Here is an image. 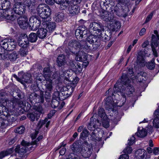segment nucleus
Here are the masks:
<instances>
[{"mask_svg":"<svg viewBox=\"0 0 159 159\" xmlns=\"http://www.w3.org/2000/svg\"><path fill=\"white\" fill-rule=\"evenodd\" d=\"M132 69L129 68L127 74L123 73L121 77V84L124 85L121 86L120 82H117L114 85L113 90L114 92L112 95L116 96L120 94L122 97L125 99V94L129 95L134 91L133 86L129 84L130 80L129 78L131 79H134L133 75Z\"/></svg>","mask_w":159,"mask_h":159,"instance_id":"f257e3e1","label":"nucleus"},{"mask_svg":"<svg viewBox=\"0 0 159 159\" xmlns=\"http://www.w3.org/2000/svg\"><path fill=\"white\" fill-rule=\"evenodd\" d=\"M2 104V105H0V116L2 115L5 116L9 120H14V115L9 113L8 110L6 108V107H10V109H13L18 105L19 107L24 109L26 107L27 110H29L31 107V105L28 102L25 101H23L14 98H13L11 101H10V103L6 104L5 103L6 105H4V103Z\"/></svg>","mask_w":159,"mask_h":159,"instance_id":"f03ea898","label":"nucleus"},{"mask_svg":"<svg viewBox=\"0 0 159 159\" xmlns=\"http://www.w3.org/2000/svg\"><path fill=\"white\" fill-rule=\"evenodd\" d=\"M98 39V36L91 34L87 38V41H81L80 42L73 40L69 43V45L75 48L78 50L80 48H83L87 50H91L92 49L93 43L96 44V42Z\"/></svg>","mask_w":159,"mask_h":159,"instance_id":"7ed1b4c3","label":"nucleus"},{"mask_svg":"<svg viewBox=\"0 0 159 159\" xmlns=\"http://www.w3.org/2000/svg\"><path fill=\"white\" fill-rule=\"evenodd\" d=\"M2 7L3 10L0 11V17H4L7 19L13 21L16 19V15L9 14H11L12 9L11 3L9 0H2Z\"/></svg>","mask_w":159,"mask_h":159,"instance_id":"20e7f679","label":"nucleus"},{"mask_svg":"<svg viewBox=\"0 0 159 159\" xmlns=\"http://www.w3.org/2000/svg\"><path fill=\"white\" fill-rule=\"evenodd\" d=\"M37 11L42 20L47 18L51 15V12L50 7L45 4L39 5L37 9Z\"/></svg>","mask_w":159,"mask_h":159,"instance_id":"39448f33","label":"nucleus"},{"mask_svg":"<svg viewBox=\"0 0 159 159\" xmlns=\"http://www.w3.org/2000/svg\"><path fill=\"white\" fill-rule=\"evenodd\" d=\"M129 11L128 8L125 5L119 6L116 5L114 7V9L111 10L112 13L115 12L116 14L120 16L126 17Z\"/></svg>","mask_w":159,"mask_h":159,"instance_id":"423d86ee","label":"nucleus"},{"mask_svg":"<svg viewBox=\"0 0 159 159\" xmlns=\"http://www.w3.org/2000/svg\"><path fill=\"white\" fill-rule=\"evenodd\" d=\"M69 46L70 49H71V52L74 54H76L75 58L76 61H84L87 60V57L86 54L84 52L81 51V49L86 50V49H84L83 48H80L79 50H78L76 48L75 49V48L70 46L69 44Z\"/></svg>","mask_w":159,"mask_h":159,"instance_id":"0eeeda50","label":"nucleus"},{"mask_svg":"<svg viewBox=\"0 0 159 159\" xmlns=\"http://www.w3.org/2000/svg\"><path fill=\"white\" fill-rule=\"evenodd\" d=\"M18 75L20 78L18 77L16 75H13V77L21 84H24L25 83H30L31 82L32 79L30 74H25L21 72L19 73Z\"/></svg>","mask_w":159,"mask_h":159,"instance_id":"6e6552de","label":"nucleus"},{"mask_svg":"<svg viewBox=\"0 0 159 159\" xmlns=\"http://www.w3.org/2000/svg\"><path fill=\"white\" fill-rule=\"evenodd\" d=\"M30 145L29 142L23 140L21 143V145H18L16 146L15 149V152L18 153L19 156L21 157L26 152L27 147Z\"/></svg>","mask_w":159,"mask_h":159,"instance_id":"1a4fd4ad","label":"nucleus"},{"mask_svg":"<svg viewBox=\"0 0 159 159\" xmlns=\"http://www.w3.org/2000/svg\"><path fill=\"white\" fill-rule=\"evenodd\" d=\"M154 33L156 35H152L151 47L153 55L155 57H157L158 55L155 48L159 46V36L158 35V32L157 31H154Z\"/></svg>","mask_w":159,"mask_h":159,"instance_id":"9d476101","label":"nucleus"},{"mask_svg":"<svg viewBox=\"0 0 159 159\" xmlns=\"http://www.w3.org/2000/svg\"><path fill=\"white\" fill-rule=\"evenodd\" d=\"M68 65L72 70L75 72L76 74H79L82 71V67L81 65L75 61L70 60Z\"/></svg>","mask_w":159,"mask_h":159,"instance_id":"9b49d317","label":"nucleus"},{"mask_svg":"<svg viewBox=\"0 0 159 159\" xmlns=\"http://www.w3.org/2000/svg\"><path fill=\"white\" fill-rule=\"evenodd\" d=\"M13 10L16 14L21 15L24 14L25 11V5L20 2H17L14 4L13 7Z\"/></svg>","mask_w":159,"mask_h":159,"instance_id":"f8f14e48","label":"nucleus"},{"mask_svg":"<svg viewBox=\"0 0 159 159\" xmlns=\"http://www.w3.org/2000/svg\"><path fill=\"white\" fill-rule=\"evenodd\" d=\"M114 13L111 11L109 12L107 11L102 10L99 15L101 19L106 21H111L114 18Z\"/></svg>","mask_w":159,"mask_h":159,"instance_id":"ddd939ff","label":"nucleus"},{"mask_svg":"<svg viewBox=\"0 0 159 159\" xmlns=\"http://www.w3.org/2000/svg\"><path fill=\"white\" fill-rule=\"evenodd\" d=\"M42 24L44 28L48 30L49 32L54 30L56 27V24L52 22H49L48 20V18L44 19L41 20Z\"/></svg>","mask_w":159,"mask_h":159,"instance_id":"4468645a","label":"nucleus"},{"mask_svg":"<svg viewBox=\"0 0 159 159\" xmlns=\"http://www.w3.org/2000/svg\"><path fill=\"white\" fill-rule=\"evenodd\" d=\"M89 30L93 33H96L98 35L100 32L102 30L103 27L99 23L93 22L90 24L89 26Z\"/></svg>","mask_w":159,"mask_h":159,"instance_id":"2eb2a0df","label":"nucleus"},{"mask_svg":"<svg viewBox=\"0 0 159 159\" xmlns=\"http://www.w3.org/2000/svg\"><path fill=\"white\" fill-rule=\"evenodd\" d=\"M52 74V72L50 70V67H48L45 68L43 70V75L45 79V80H47L49 79H58L57 78L58 77V75L57 73H55L53 74V75L51 77V75Z\"/></svg>","mask_w":159,"mask_h":159,"instance_id":"dca6fc26","label":"nucleus"},{"mask_svg":"<svg viewBox=\"0 0 159 159\" xmlns=\"http://www.w3.org/2000/svg\"><path fill=\"white\" fill-rule=\"evenodd\" d=\"M18 42L19 45L22 47H27L29 43V41L27 35L21 34L18 38Z\"/></svg>","mask_w":159,"mask_h":159,"instance_id":"f3484780","label":"nucleus"},{"mask_svg":"<svg viewBox=\"0 0 159 159\" xmlns=\"http://www.w3.org/2000/svg\"><path fill=\"white\" fill-rule=\"evenodd\" d=\"M41 23L36 18L32 16L30 18L28 24L33 30H36L39 27Z\"/></svg>","mask_w":159,"mask_h":159,"instance_id":"a211bd4d","label":"nucleus"},{"mask_svg":"<svg viewBox=\"0 0 159 159\" xmlns=\"http://www.w3.org/2000/svg\"><path fill=\"white\" fill-rule=\"evenodd\" d=\"M18 23L21 28L23 29L27 28L29 25L27 17L25 16L21 17L18 20Z\"/></svg>","mask_w":159,"mask_h":159,"instance_id":"6ab92c4d","label":"nucleus"},{"mask_svg":"<svg viewBox=\"0 0 159 159\" xmlns=\"http://www.w3.org/2000/svg\"><path fill=\"white\" fill-rule=\"evenodd\" d=\"M87 30L84 27L80 26L75 32V35L77 39L82 38L84 35L87 33Z\"/></svg>","mask_w":159,"mask_h":159,"instance_id":"aec40b11","label":"nucleus"},{"mask_svg":"<svg viewBox=\"0 0 159 159\" xmlns=\"http://www.w3.org/2000/svg\"><path fill=\"white\" fill-rule=\"evenodd\" d=\"M74 87L68 85L64 86L63 88V90H64V97L62 98V100H64L69 97L72 93L74 91Z\"/></svg>","mask_w":159,"mask_h":159,"instance_id":"412c9836","label":"nucleus"},{"mask_svg":"<svg viewBox=\"0 0 159 159\" xmlns=\"http://www.w3.org/2000/svg\"><path fill=\"white\" fill-rule=\"evenodd\" d=\"M56 2L60 5L61 8L62 9H66L68 7L71 6L74 3L69 0H56Z\"/></svg>","mask_w":159,"mask_h":159,"instance_id":"4be33fe9","label":"nucleus"},{"mask_svg":"<svg viewBox=\"0 0 159 159\" xmlns=\"http://www.w3.org/2000/svg\"><path fill=\"white\" fill-rule=\"evenodd\" d=\"M58 92H56L53 95L51 106L52 108H56L58 107L60 103V97H58Z\"/></svg>","mask_w":159,"mask_h":159,"instance_id":"5701e85b","label":"nucleus"},{"mask_svg":"<svg viewBox=\"0 0 159 159\" xmlns=\"http://www.w3.org/2000/svg\"><path fill=\"white\" fill-rule=\"evenodd\" d=\"M106 107L108 109H111L112 110L114 106H116V104L113 100L111 96L105 99Z\"/></svg>","mask_w":159,"mask_h":159,"instance_id":"b1692460","label":"nucleus"},{"mask_svg":"<svg viewBox=\"0 0 159 159\" xmlns=\"http://www.w3.org/2000/svg\"><path fill=\"white\" fill-rule=\"evenodd\" d=\"M79 7L75 4H72L69 8V13L70 15L74 16L78 14L80 12Z\"/></svg>","mask_w":159,"mask_h":159,"instance_id":"393cba45","label":"nucleus"},{"mask_svg":"<svg viewBox=\"0 0 159 159\" xmlns=\"http://www.w3.org/2000/svg\"><path fill=\"white\" fill-rule=\"evenodd\" d=\"M110 22V28L112 31H114L116 29H119L121 27L120 22L114 18Z\"/></svg>","mask_w":159,"mask_h":159,"instance_id":"a878e982","label":"nucleus"},{"mask_svg":"<svg viewBox=\"0 0 159 159\" xmlns=\"http://www.w3.org/2000/svg\"><path fill=\"white\" fill-rule=\"evenodd\" d=\"M47 32L48 30L46 28H44V27L39 29L37 31V34L39 38L43 39L46 36Z\"/></svg>","mask_w":159,"mask_h":159,"instance_id":"bb28decb","label":"nucleus"},{"mask_svg":"<svg viewBox=\"0 0 159 159\" xmlns=\"http://www.w3.org/2000/svg\"><path fill=\"white\" fill-rule=\"evenodd\" d=\"M146 155V152L143 149H139L135 153V156L137 159H144Z\"/></svg>","mask_w":159,"mask_h":159,"instance_id":"cd10ccee","label":"nucleus"},{"mask_svg":"<svg viewBox=\"0 0 159 159\" xmlns=\"http://www.w3.org/2000/svg\"><path fill=\"white\" fill-rule=\"evenodd\" d=\"M45 82H44V85L45 87V90H47V91H52L53 88V85L52 84V80L51 79L45 80Z\"/></svg>","mask_w":159,"mask_h":159,"instance_id":"c85d7f7f","label":"nucleus"},{"mask_svg":"<svg viewBox=\"0 0 159 159\" xmlns=\"http://www.w3.org/2000/svg\"><path fill=\"white\" fill-rule=\"evenodd\" d=\"M81 153L82 155L84 158L89 157L90 156L92 153L91 149L86 148H82L81 151Z\"/></svg>","mask_w":159,"mask_h":159,"instance_id":"c756f323","label":"nucleus"},{"mask_svg":"<svg viewBox=\"0 0 159 159\" xmlns=\"http://www.w3.org/2000/svg\"><path fill=\"white\" fill-rule=\"evenodd\" d=\"M61 74L60 76V78H63L64 80L66 81H69L71 77L70 75H71L70 72L68 70H66L61 72Z\"/></svg>","mask_w":159,"mask_h":159,"instance_id":"7c9ffc66","label":"nucleus"},{"mask_svg":"<svg viewBox=\"0 0 159 159\" xmlns=\"http://www.w3.org/2000/svg\"><path fill=\"white\" fill-rule=\"evenodd\" d=\"M137 63L142 66H143L146 64V62L143 58V56L141 55V52L138 53L137 57Z\"/></svg>","mask_w":159,"mask_h":159,"instance_id":"2f4dec72","label":"nucleus"},{"mask_svg":"<svg viewBox=\"0 0 159 159\" xmlns=\"http://www.w3.org/2000/svg\"><path fill=\"white\" fill-rule=\"evenodd\" d=\"M36 2V0H24V4L30 9L35 5Z\"/></svg>","mask_w":159,"mask_h":159,"instance_id":"473e14b6","label":"nucleus"},{"mask_svg":"<svg viewBox=\"0 0 159 159\" xmlns=\"http://www.w3.org/2000/svg\"><path fill=\"white\" fill-rule=\"evenodd\" d=\"M146 130L142 128L139 129L138 132L136 133V135L138 137L143 138L146 136L147 134Z\"/></svg>","mask_w":159,"mask_h":159,"instance_id":"72a5a7b5","label":"nucleus"},{"mask_svg":"<svg viewBox=\"0 0 159 159\" xmlns=\"http://www.w3.org/2000/svg\"><path fill=\"white\" fill-rule=\"evenodd\" d=\"M6 95L5 93L0 91V102L1 103H4V105H6L5 103L6 104H7V103H10L7 99L5 98Z\"/></svg>","mask_w":159,"mask_h":159,"instance_id":"f704fd0d","label":"nucleus"},{"mask_svg":"<svg viewBox=\"0 0 159 159\" xmlns=\"http://www.w3.org/2000/svg\"><path fill=\"white\" fill-rule=\"evenodd\" d=\"M64 18V14L61 12H58L56 14L54 17V20L57 22H59L62 21Z\"/></svg>","mask_w":159,"mask_h":159,"instance_id":"c9c22d12","label":"nucleus"},{"mask_svg":"<svg viewBox=\"0 0 159 159\" xmlns=\"http://www.w3.org/2000/svg\"><path fill=\"white\" fill-rule=\"evenodd\" d=\"M108 33H109V35H110V32H108V31H104V29L103 28L102 30L100 32V34H98V37L103 38L105 40L107 39H108Z\"/></svg>","mask_w":159,"mask_h":159,"instance_id":"e433bc0d","label":"nucleus"},{"mask_svg":"<svg viewBox=\"0 0 159 159\" xmlns=\"http://www.w3.org/2000/svg\"><path fill=\"white\" fill-rule=\"evenodd\" d=\"M57 62L59 66H61L64 65L66 63L65 58L64 55H59L57 59Z\"/></svg>","mask_w":159,"mask_h":159,"instance_id":"4c0bfd02","label":"nucleus"},{"mask_svg":"<svg viewBox=\"0 0 159 159\" xmlns=\"http://www.w3.org/2000/svg\"><path fill=\"white\" fill-rule=\"evenodd\" d=\"M13 148H10L6 151L1 152L0 153V159H2L5 156L13 152Z\"/></svg>","mask_w":159,"mask_h":159,"instance_id":"58836bf2","label":"nucleus"},{"mask_svg":"<svg viewBox=\"0 0 159 159\" xmlns=\"http://www.w3.org/2000/svg\"><path fill=\"white\" fill-rule=\"evenodd\" d=\"M28 117L31 121H34L36 119L37 120L39 118V116L37 114V112H34L32 113L28 114L27 115Z\"/></svg>","mask_w":159,"mask_h":159,"instance_id":"ea45409f","label":"nucleus"},{"mask_svg":"<svg viewBox=\"0 0 159 159\" xmlns=\"http://www.w3.org/2000/svg\"><path fill=\"white\" fill-rule=\"evenodd\" d=\"M37 34L34 33H30L29 36L28 40L31 43L35 42L38 39Z\"/></svg>","mask_w":159,"mask_h":159,"instance_id":"a19ab883","label":"nucleus"},{"mask_svg":"<svg viewBox=\"0 0 159 159\" xmlns=\"http://www.w3.org/2000/svg\"><path fill=\"white\" fill-rule=\"evenodd\" d=\"M78 144V143L75 142L71 145V150L75 153H77L78 152H79L80 150V146Z\"/></svg>","mask_w":159,"mask_h":159,"instance_id":"79ce46f5","label":"nucleus"},{"mask_svg":"<svg viewBox=\"0 0 159 159\" xmlns=\"http://www.w3.org/2000/svg\"><path fill=\"white\" fill-rule=\"evenodd\" d=\"M18 58V55L16 52H13L9 54L8 58L9 60L11 61H15Z\"/></svg>","mask_w":159,"mask_h":159,"instance_id":"37998d69","label":"nucleus"},{"mask_svg":"<svg viewBox=\"0 0 159 159\" xmlns=\"http://www.w3.org/2000/svg\"><path fill=\"white\" fill-rule=\"evenodd\" d=\"M89 134V132L86 128H84L81 133L80 138L83 140H84L85 138L88 136Z\"/></svg>","mask_w":159,"mask_h":159,"instance_id":"c03bdc74","label":"nucleus"},{"mask_svg":"<svg viewBox=\"0 0 159 159\" xmlns=\"http://www.w3.org/2000/svg\"><path fill=\"white\" fill-rule=\"evenodd\" d=\"M90 120V122L88 126V129L90 130H94L97 128V126L94 124L93 121H92V120H93L92 117H91Z\"/></svg>","mask_w":159,"mask_h":159,"instance_id":"a18cd8bd","label":"nucleus"},{"mask_svg":"<svg viewBox=\"0 0 159 159\" xmlns=\"http://www.w3.org/2000/svg\"><path fill=\"white\" fill-rule=\"evenodd\" d=\"M146 73L143 72H141L137 74V75L135 77L134 76V79H137L138 81H141V80H144V79L142 78L144 76H146Z\"/></svg>","mask_w":159,"mask_h":159,"instance_id":"49530a36","label":"nucleus"},{"mask_svg":"<svg viewBox=\"0 0 159 159\" xmlns=\"http://www.w3.org/2000/svg\"><path fill=\"white\" fill-rule=\"evenodd\" d=\"M19 53L21 56H25L28 53V49L27 47H22L19 51Z\"/></svg>","mask_w":159,"mask_h":159,"instance_id":"de8ad7c7","label":"nucleus"},{"mask_svg":"<svg viewBox=\"0 0 159 159\" xmlns=\"http://www.w3.org/2000/svg\"><path fill=\"white\" fill-rule=\"evenodd\" d=\"M0 45L5 50H8V44L7 39H4L0 43Z\"/></svg>","mask_w":159,"mask_h":159,"instance_id":"09e8293b","label":"nucleus"},{"mask_svg":"<svg viewBox=\"0 0 159 159\" xmlns=\"http://www.w3.org/2000/svg\"><path fill=\"white\" fill-rule=\"evenodd\" d=\"M79 80V79L77 77H74L73 78L72 77H71L70 78V79L69 82H71V84H72V87H75L76 86V84L77 83Z\"/></svg>","mask_w":159,"mask_h":159,"instance_id":"8fccbe9b","label":"nucleus"},{"mask_svg":"<svg viewBox=\"0 0 159 159\" xmlns=\"http://www.w3.org/2000/svg\"><path fill=\"white\" fill-rule=\"evenodd\" d=\"M98 114L103 119H106V115L103 108H100L99 109Z\"/></svg>","mask_w":159,"mask_h":159,"instance_id":"3c124183","label":"nucleus"},{"mask_svg":"<svg viewBox=\"0 0 159 159\" xmlns=\"http://www.w3.org/2000/svg\"><path fill=\"white\" fill-rule=\"evenodd\" d=\"M112 0H101L100 2V6L101 7L108 6L110 2H112Z\"/></svg>","mask_w":159,"mask_h":159,"instance_id":"603ef678","label":"nucleus"},{"mask_svg":"<svg viewBox=\"0 0 159 159\" xmlns=\"http://www.w3.org/2000/svg\"><path fill=\"white\" fill-rule=\"evenodd\" d=\"M154 61V59L153 58L150 62H149L147 63V66L148 68L150 70H152L154 68L155 65Z\"/></svg>","mask_w":159,"mask_h":159,"instance_id":"864d4df0","label":"nucleus"},{"mask_svg":"<svg viewBox=\"0 0 159 159\" xmlns=\"http://www.w3.org/2000/svg\"><path fill=\"white\" fill-rule=\"evenodd\" d=\"M133 151L132 148L131 146H127V147L123 150V152L125 154H130Z\"/></svg>","mask_w":159,"mask_h":159,"instance_id":"5fc2aeb1","label":"nucleus"},{"mask_svg":"<svg viewBox=\"0 0 159 159\" xmlns=\"http://www.w3.org/2000/svg\"><path fill=\"white\" fill-rule=\"evenodd\" d=\"M153 126L155 128H159V118L155 117L153 121Z\"/></svg>","mask_w":159,"mask_h":159,"instance_id":"6e6d98bb","label":"nucleus"},{"mask_svg":"<svg viewBox=\"0 0 159 159\" xmlns=\"http://www.w3.org/2000/svg\"><path fill=\"white\" fill-rule=\"evenodd\" d=\"M25 130V128L23 126H21L16 129L15 131L16 133L21 134L24 133Z\"/></svg>","mask_w":159,"mask_h":159,"instance_id":"4d7b16f0","label":"nucleus"},{"mask_svg":"<svg viewBox=\"0 0 159 159\" xmlns=\"http://www.w3.org/2000/svg\"><path fill=\"white\" fill-rule=\"evenodd\" d=\"M153 15V13L152 12H151L148 16L147 17L145 21L144 24H146L148 22L152 19Z\"/></svg>","mask_w":159,"mask_h":159,"instance_id":"13d9d810","label":"nucleus"},{"mask_svg":"<svg viewBox=\"0 0 159 159\" xmlns=\"http://www.w3.org/2000/svg\"><path fill=\"white\" fill-rule=\"evenodd\" d=\"M135 137L132 136L130 138V139H129L128 140V146H130L131 145H132L135 142Z\"/></svg>","mask_w":159,"mask_h":159,"instance_id":"bf43d9fd","label":"nucleus"},{"mask_svg":"<svg viewBox=\"0 0 159 159\" xmlns=\"http://www.w3.org/2000/svg\"><path fill=\"white\" fill-rule=\"evenodd\" d=\"M8 50H5L4 53H1L2 57L3 59H5L8 57L9 54L7 52Z\"/></svg>","mask_w":159,"mask_h":159,"instance_id":"052dcab7","label":"nucleus"},{"mask_svg":"<svg viewBox=\"0 0 159 159\" xmlns=\"http://www.w3.org/2000/svg\"><path fill=\"white\" fill-rule=\"evenodd\" d=\"M8 41V44L9 45H11L12 46H13L15 48V45L16 44V42L13 39H9L7 40Z\"/></svg>","mask_w":159,"mask_h":159,"instance_id":"680f3d73","label":"nucleus"},{"mask_svg":"<svg viewBox=\"0 0 159 159\" xmlns=\"http://www.w3.org/2000/svg\"><path fill=\"white\" fill-rule=\"evenodd\" d=\"M47 90H45V98L48 99H49L51 97V94L52 91H47Z\"/></svg>","mask_w":159,"mask_h":159,"instance_id":"e2e57ef3","label":"nucleus"},{"mask_svg":"<svg viewBox=\"0 0 159 159\" xmlns=\"http://www.w3.org/2000/svg\"><path fill=\"white\" fill-rule=\"evenodd\" d=\"M47 119H45L44 120L40 121H39V123H38V127L39 128H40L41 127L42 125L45 124L46 122H47Z\"/></svg>","mask_w":159,"mask_h":159,"instance_id":"0e129e2a","label":"nucleus"},{"mask_svg":"<svg viewBox=\"0 0 159 159\" xmlns=\"http://www.w3.org/2000/svg\"><path fill=\"white\" fill-rule=\"evenodd\" d=\"M6 121H7L5 120H4L1 118H0V127H2L3 128L4 126L5 122Z\"/></svg>","mask_w":159,"mask_h":159,"instance_id":"69168bd1","label":"nucleus"},{"mask_svg":"<svg viewBox=\"0 0 159 159\" xmlns=\"http://www.w3.org/2000/svg\"><path fill=\"white\" fill-rule=\"evenodd\" d=\"M38 97V95L34 93H31L30 96V100L35 99Z\"/></svg>","mask_w":159,"mask_h":159,"instance_id":"338daca9","label":"nucleus"},{"mask_svg":"<svg viewBox=\"0 0 159 159\" xmlns=\"http://www.w3.org/2000/svg\"><path fill=\"white\" fill-rule=\"evenodd\" d=\"M129 157L128 154H122L120 156L119 159H129Z\"/></svg>","mask_w":159,"mask_h":159,"instance_id":"774afa93","label":"nucleus"}]
</instances>
